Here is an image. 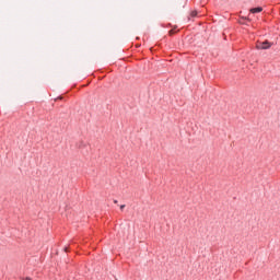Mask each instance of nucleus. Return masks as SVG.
I'll list each match as a JSON object with an SVG mask.
<instances>
[{
	"label": "nucleus",
	"instance_id": "nucleus-5",
	"mask_svg": "<svg viewBox=\"0 0 280 280\" xmlns=\"http://www.w3.org/2000/svg\"><path fill=\"white\" fill-rule=\"evenodd\" d=\"M20 280H32L30 277L21 278Z\"/></svg>",
	"mask_w": 280,
	"mask_h": 280
},
{
	"label": "nucleus",
	"instance_id": "nucleus-6",
	"mask_svg": "<svg viewBox=\"0 0 280 280\" xmlns=\"http://www.w3.org/2000/svg\"><path fill=\"white\" fill-rule=\"evenodd\" d=\"M120 209H121V210L126 209V205H121V206H120Z\"/></svg>",
	"mask_w": 280,
	"mask_h": 280
},
{
	"label": "nucleus",
	"instance_id": "nucleus-4",
	"mask_svg": "<svg viewBox=\"0 0 280 280\" xmlns=\"http://www.w3.org/2000/svg\"><path fill=\"white\" fill-rule=\"evenodd\" d=\"M197 15H198V12H196V11L191 12V16H197Z\"/></svg>",
	"mask_w": 280,
	"mask_h": 280
},
{
	"label": "nucleus",
	"instance_id": "nucleus-1",
	"mask_svg": "<svg viewBox=\"0 0 280 280\" xmlns=\"http://www.w3.org/2000/svg\"><path fill=\"white\" fill-rule=\"evenodd\" d=\"M272 47V44L268 40L259 42L256 44V49H270Z\"/></svg>",
	"mask_w": 280,
	"mask_h": 280
},
{
	"label": "nucleus",
	"instance_id": "nucleus-2",
	"mask_svg": "<svg viewBox=\"0 0 280 280\" xmlns=\"http://www.w3.org/2000/svg\"><path fill=\"white\" fill-rule=\"evenodd\" d=\"M249 12L252 14H259V12H264V8H261V7L253 8V9L249 10Z\"/></svg>",
	"mask_w": 280,
	"mask_h": 280
},
{
	"label": "nucleus",
	"instance_id": "nucleus-3",
	"mask_svg": "<svg viewBox=\"0 0 280 280\" xmlns=\"http://www.w3.org/2000/svg\"><path fill=\"white\" fill-rule=\"evenodd\" d=\"M173 34H176V30L174 28L170 31V35L173 36Z\"/></svg>",
	"mask_w": 280,
	"mask_h": 280
}]
</instances>
